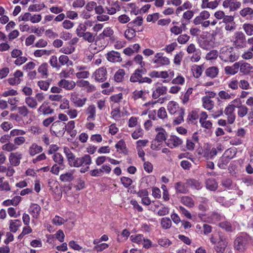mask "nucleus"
Returning <instances> with one entry per match:
<instances>
[{
    "instance_id": "a878e982",
    "label": "nucleus",
    "mask_w": 253,
    "mask_h": 253,
    "mask_svg": "<svg viewBox=\"0 0 253 253\" xmlns=\"http://www.w3.org/2000/svg\"><path fill=\"white\" fill-rule=\"evenodd\" d=\"M202 100L204 108L208 110H210L213 108L214 103L209 97L204 96Z\"/></svg>"
},
{
    "instance_id": "ea45409f",
    "label": "nucleus",
    "mask_w": 253,
    "mask_h": 253,
    "mask_svg": "<svg viewBox=\"0 0 253 253\" xmlns=\"http://www.w3.org/2000/svg\"><path fill=\"white\" fill-rule=\"evenodd\" d=\"M206 187L208 189L211 191H215L217 188L218 184L215 180L209 179L207 181Z\"/></svg>"
},
{
    "instance_id": "473e14b6",
    "label": "nucleus",
    "mask_w": 253,
    "mask_h": 253,
    "mask_svg": "<svg viewBox=\"0 0 253 253\" xmlns=\"http://www.w3.org/2000/svg\"><path fill=\"white\" fill-rule=\"evenodd\" d=\"M48 64L46 63H43L40 66L38 71L42 75V78H46L48 76L47 70Z\"/></svg>"
},
{
    "instance_id": "f8f14e48",
    "label": "nucleus",
    "mask_w": 253,
    "mask_h": 253,
    "mask_svg": "<svg viewBox=\"0 0 253 253\" xmlns=\"http://www.w3.org/2000/svg\"><path fill=\"white\" fill-rule=\"evenodd\" d=\"M106 57L109 62L113 63L120 62L122 60L120 53L114 50L108 52L106 54Z\"/></svg>"
},
{
    "instance_id": "f03ea898",
    "label": "nucleus",
    "mask_w": 253,
    "mask_h": 253,
    "mask_svg": "<svg viewBox=\"0 0 253 253\" xmlns=\"http://www.w3.org/2000/svg\"><path fill=\"white\" fill-rule=\"evenodd\" d=\"M210 240L212 244H216L214 249L216 252L223 253L225 252L228 241L223 233L219 232L216 234H212Z\"/></svg>"
},
{
    "instance_id": "13d9d810",
    "label": "nucleus",
    "mask_w": 253,
    "mask_h": 253,
    "mask_svg": "<svg viewBox=\"0 0 253 253\" xmlns=\"http://www.w3.org/2000/svg\"><path fill=\"white\" fill-rule=\"evenodd\" d=\"M113 31L110 28L108 27L104 29L103 32L99 35V37L102 38L104 37H109L113 34Z\"/></svg>"
},
{
    "instance_id": "4d7b16f0",
    "label": "nucleus",
    "mask_w": 253,
    "mask_h": 253,
    "mask_svg": "<svg viewBox=\"0 0 253 253\" xmlns=\"http://www.w3.org/2000/svg\"><path fill=\"white\" fill-rule=\"evenodd\" d=\"M45 5L42 4V5H40L38 4L30 5L28 8V10L31 12L33 11H39L42 10L43 7H44Z\"/></svg>"
},
{
    "instance_id": "aec40b11",
    "label": "nucleus",
    "mask_w": 253,
    "mask_h": 253,
    "mask_svg": "<svg viewBox=\"0 0 253 253\" xmlns=\"http://www.w3.org/2000/svg\"><path fill=\"white\" fill-rule=\"evenodd\" d=\"M167 92V87L165 86L161 85L158 86L153 91L152 94V97L154 99H157L161 95L166 94Z\"/></svg>"
},
{
    "instance_id": "603ef678",
    "label": "nucleus",
    "mask_w": 253,
    "mask_h": 253,
    "mask_svg": "<svg viewBox=\"0 0 253 253\" xmlns=\"http://www.w3.org/2000/svg\"><path fill=\"white\" fill-rule=\"evenodd\" d=\"M86 26L83 24H80L77 27L76 30V33L78 37L81 38V36L85 33L86 30Z\"/></svg>"
},
{
    "instance_id": "de8ad7c7",
    "label": "nucleus",
    "mask_w": 253,
    "mask_h": 253,
    "mask_svg": "<svg viewBox=\"0 0 253 253\" xmlns=\"http://www.w3.org/2000/svg\"><path fill=\"white\" fill-rule=\"evenodd\" d=\"M143 235L142 234H137L136 235H131L130 236V239L133 243L140 244L142 243L143 240H144Z\"/></svg>"
},
{
    "instance_id": "1a4fd4ad",
    "label": "nucleus",
    "mask_w": 253,
    "mask_h": 253,
    "mask_svg": "<svg viewBox=\"0 0 253 253\" xmlns=\"http://www.w3.org/2000/svg\"><path fill=\"white\" fill-rule=\"evenodd\" d=\"M130 81L132 83L138 82L139 84L146 83L151 84L152 82L151 79L148 77H143L141 74L138 72L136 70L134 71L133 73L131 75L130 78Z\"/></svg>"
},
{
    "instance_id": "cd10ccee",
    "label": "nucleus",
    "mask_w": 253,
    "mask_h": 253,
    "mask_svg": "<svg viewBox=\"0 0 253 253\" xmlns=\"http://www.w3.org/2000/svg\"><path fill=\"white\" fill-rule=\"evenodd\" d=\"M21 221L19 219L10 220L9 230L11 232H16L18 228L21 225Z\"/></svg>"
},
{
    "instance_id": "e433bc0d",
    "label": "nucleus",
    "mask_w": 253,
    "mask_h": 253,
    "mask_svg": "<svg viewBox=\"0 0 253 253\" xmlns=\"http://www.w3.org/2000/svg\"><path fill=\"white\" fill-rule=\"evenodd\" d=\"M153 62L157 64L159 66L168 65L170 63L169 59L165 56L161 57L160 59L156 60H153Z\"/></svg>"
},
{
    "instance_id": "c85d7f7f",
    "label": "nucleus",
    "mask_w": 253,
    "mask_h": 253,
    "mask_svg": "<svg viewBox=\"0 0 253 253\" xmlns=\"http://www.w3.org/2000/svg\"><path fill=\"white\" fill-rule=\"evenodd\" d=\"M209 200L205 197H201L200 202V204L199 205L198 208L199 210L202 211H207L209 207L208 205Z\"/></svg>"
},
{
    "instance_id": "2eb2a0df",
    "label": "nucleus",
    "mask_w": 253,
    "mask_h": 253,
    "mask_svg": "<svg viewBox=\"0 0 253 253\" xmlns=\"http://www.w3.org/2000/svg\"><path fill=\"white\" fill-rule=\"evenodd\" d=\"M76 83L73 81L62 79L58 83V85L67 90L73 89L76 86Z\"/></svg>"
},
{
    "instance_id": "09e8293b",
    "label": "nucleus",
    "mask_w": 253,
    "mask_h": 253,
    "mask_svg": "<svg viewBox=\"0 0 253 253\" xmlns=\"http://www.w3.org/2000/svg\"><path fill=\"white\" fill-rule=\"evenodd\" d=\"M236 154V151L234 149L230 148L225 151L224 156L231 160L234 158Z\"/></svg>"
},
{
    "instance_id": "b1692460",
    "label": "nucleus",
    "mask_w": 253,
    "mask_h": 253,
    "mask_svg": "<svg viewBox=\"0 0 253 253\" xmlns=\"http://www.w3.org/2000/svg\"><path fill=\"white\" fill-rule=\"evenodd\" d=\"M42 150L43 149L42 146L37 145L36 143H33L29 147V153L30 156H34L42 152Z\"/></svg>"
},
{
    "instance_id": "338daca9",
    "label": "nucleus",
    "mask_w": 253,
    "mask_h": 253,
    "mask_svg": "<svg viewBox=\"0 0 253 253\" xmlns=\"http://www.w3.org/2000/svg\"><path fill=\"white\" fill-rule=\"evenodd\" d=\"M115 147L118 150H120L121 152H124L126 148V145L123 140H120L116 144Z\"/></svg>"
},
{
    "instance_id": "c756f323",
    "label": "nucleus",
    "mask_w": 253,
    "mask_h": 253,
    "mask_svg": "<svg viewBox=\"0 0 253 253\" xmlns=\"http://www.w3.org/2000/svg\"><path fill=\"white\" fill-rule=\"evenodd\" d=\"M86 114L88 115L87 118V121L94 120L96 114V109L94 105H90L86 110Z\"/></svg>"
},
{
    "instance_id": "c9c22d12",
    "label": "nucleus",
    "mask_w": 253,
    "mask_h": 253,
    "mask_svg": "<svg viewBox=\"0 0 253 253\" xmlns=\"http://www.w3.org/2000/svg\"><path fill=\"white\" fill-rule=\"evenodd\" d=\"M125 74V71L124 69H120L118 70L114 75V80L118 83L122 82Z\"/></svg>"
},
{
    "instance_id": "58836bf2",
    "label": "nucleus",
    "mask_w": 253,
    "mask_h": 253,
    "mask_svg": "<svg viewBox=\"0 0 253 253\" xmlns=\"http://www.w3.org/2000/svg\"><path fill=\"white\" fill-rule=\"evenodd\" d=\"M143 18L141 16L137 17L134 20L132 21L129 22L127 24L128 28L133 27L135 26H141L143 23Z\"/></svg>"
},
{
    "instance_id": "72a5a7b5",
    "label": "nucleus",
    "mask_w": 253,
    "mask_h": 253,
    "mask_svg": "<svg viewBox=\"0 0 253 253\" xmlns=\"http://www.w3.org/2000/svg\"><path fill=\"white\" fill-rule=\"evenodd\" d=\"M230 160L223 155L219 158L218 161L217 166L220 169H226Z\"/></svg>"
},
{
    "instance_id": "412c9836",
    "label": "nucleus",
    "mask_w": 253,
    "mask_h": 253,
    "mask_svg": "<svg viewBox=\"0 0 253 253\" xmlns=\"http://www.w3.org/2000/svg\"><path fill=\"white\" fill-rule=\"evenodd\" d=\"M239 66V62L235 63L231 66H226L224 68L225 73L226 75H234L238 72Z\"/></svg>"
},
{
    "instance_id": "79ce46f5",
    "label": "nucleus",
    "mask_w": 253,
    "mask_h": 253,
    "mask_svg": "<svg viewBox=\"0 0 253 253\" xmlns=\"http://www.w3.org/2000/svg\"><path fill=\"white\" fill-rule=\"evenodd\" d=\"M81 37H82L84 41H87L89 43H92L95 40V36H94L92 33L89 32H86L84 33L81 36Z\"/></svg>"
},
{
    "instance_id": "e2e57ef3",
    "label": "nucleus",
    "mask_w": 253,
    "mask_h": 253,
    "mask_svg": "<svg viewBox=\"0 0 253 253\" xmlns=\"http://www.w3.org/2000/svg\"><path fill=\"white\" fill-rule=\"evenodd\" d=\"M143 129L141 128H137L131 134L132 137L134 139H137L139 137H142L143 135Z\"/></svg>"
},
{
    "instance_id": "4468645a",
    "label": "nucleus",
    "mask_w": 253,
    "mask_h": 253,
    "mask_svg": "<svg viewBox=\"0 0 253 253\" xmlns=\"http://www.w3.org/2000/svg\"><path fill=\"white\" fill-rule=\"evenodd\" d=\"M166 143L169 148H174L180 145L182 143V140L175 135H171Z\"/></svg>"
},
{
    "instance_id": "f3484780",
    "label": "nucleus",
    "mask_w": 253,
    "mask_h": 253,
    "mask_svg": "<svg viewBox=\"0 0 253 253\" xmlns=\"http://www.w3.org/2000/svg\"><path fill=\"white\" fill-rule=\"evenodd\" d=\"M174 188L176 193L186 194L189 191L188 186L181 181L176 182L174 184Z\"/></svg>"
},
{
    "instance_id": "c03bdc74",
    "label": "nucleus",
    "mask_w": 253,
    "mask_h": 253,
    "mask_svg": "<svg viewBox=\"0 0 253 253\" xmlns=\"http://www.w3.org/2000/svg\"><path fill=\"white\" fill-rule=\"evenodd\" d=\"M243 28L247 35L252 36L253 35V24L245 23L243 25Z\"/></svg>"
},
{
    "instance_id": "6e6d98bb",
    "label": "nucleus",
    "mask_w": 253,
    "mask_h": 253,
    "mask_svg": "<svg viewBox=\"0 0 253 253\" xmlns=\"http://www.w3.org/2000/svg\"><path fill=\"white\" fill-rule=\"evenodd\" d=\"M240 14L243 17L247 15H252L253 14V9L251 7H246L240 10Z\"/></svg>"
},
{
    "instance_id": "bb28decb",
    "label": "nucleus",
    "mask_w": 253,
    "mask_h": 253,
    "mask_svg": "<svg viewBox=\"0 0 253 253\" xmlns=\"http://www.w3.org/2000/svg\"><path fill=\"white\" fill-rule=\"evenodd\" d=\"M21 199L20 196H15L11 200H6L3 202L2 205L4 206H8L10 205H13L16 206L20 203Z\"/></svg>"
},
{
    "instance_id": "f704fd0d",
    "label": "nucleus",
    "mask_w": 253,
    "mask_h": 253,
    "mask_svg": "<svg viewBox=\"0 0 253 253\" xmlns=\"http://www.w3.org/2000/svg\"><path fill=\"white\" fill-rule=\"evenodd\" d=\"M235 107L238 108L237 114L239 117L243 118L248 112V108L244 105L241 104L240 106H236Z\"/></svg>"
},
{
    "instance_id": "4c0bfd02",
    "label": "nucleus",
    "mask_w": 253,
    "mask_h": 253,
    "mask_svg": "<svg viewBox=\"0 0 253 253\" xmlns=\"http://www.w3.org/2000/svg\"><path fill=\"white\" fill-rule=\"evenodd\" d=\"M131 28H128V29L126 30L125 32V36L127 40H131L133 39L136 36V32L137 31L136 29Z\"/></svg>"
},
{
    "instance_id": "0e129e2a",
    "label": "nucleus",
    "mask_w": 253,
    "mask_h": 253,
    "mask_svg": "<svg viewBox=\"0 0 253 253\" xmlns=\"http://www.w3.org/2000/svg\"><path fill=\"white\" fill-rule=\"evenodd\" d=\"M193 88H189L182 97V102L183 104L187 103L189 100V96L192 93Z\"/></svg>"
},
{
    "instance_id": "8fccbe9b",
    "label": "nucleus",
    "mask_w": 253,
    "mask_h": 253,
    "mask_svg": "<svg viewBox=\"0 0 253 253\" xmlns=\"http://www.w3.org/2000/svg\"><path fill=\"white\" fill-rule=\"evenodd\" d=\"M17 109L18 113L23 117H27L30 113L29 110L26 106L24 105L18 107Z\"/></svg>"
},
{
    "instance_id": "0eeeda50",
    "label": "nucleus",
    "mask_w": 253,
    "mask_h": 253,
    "mask_svg": "<svg viewBox=\"0 0 253 253\" xmlns=\"http://www.w3.org/2000/svg\"><path fill=\"white\" fill-rule=\"evenodd\" d=\"M66 127V124L65 123L56 121L52 123L50 130L56 136L63 135Z\"/></svg>"
},
{
    "instance_id": "ddd939ff",
    "label": "nucleus",
    "mask_w": 253,
    "mask_h": 253,
    "mask_svg": "<svg viewBox=\"0 0 253 253\" xmlns=\"http://www.w3.org/2000/svg\"><path fill=\"white\" fill-rule=\"evenodd\" d=\"M54 112V109L48 105V102L44 101L40 106L38 109V112L40 114H42L44 116L52 114Z\"/></svg>"
},
{
    "instance_id": "3c124183",
    "label": "nucleus",
    "mask_w": 253,
    "mask_h": 253,
    "mask_svg": "<svg viewBox=\"0 0 253 253\" xmlns=\"http://www.w3.org/2000/svg\"><path fill=\"white\" fill-rule=\"evenodd\" d=\"M218 56V52L216 50H211L208 52L206 56V59L208 60L215 59Z\"/></svg>"
},
{
    "instance_id": "bf43d9fd",
    "label": "nucleus",
    "mask_w": 253,
    "mask_h": 253,
    "mask_svg": "<svg viewBox=\"0 0 253 253\" xmlns=\"http://www.w3.org/2000/svg\"><path fill=\"white\" fill-rule=\"evenodd\" d=\"M121 181L123 186L126 188L128 187L132 183V180L130 178L125 176H123L121 178Z\"/></svg>"
},
{
    "instance_id": "a18cd8bd",
    "label": "nucleus",
    "mask_w": 253,
    "mask_h": 253,
    "mask_svg": "<svg viewBox=\"0 0 253 253\" xmlns=\"http://www.w3.org/2000/svg\"><path fill=\"white\" fill-rule=\"evenodd\" d=\"M52 159L55 163L58 164L59 165H63L64 162V158L60 153H55L52 156Z\"/></svg>"
},
{
    "instance_id": "2f4dec72",
    "label": "nucleus",
    "mask_w": 253,
    "mask_h": 253,
    "mask_svg": "<svg viewBox=\"0 0 253 253\" xmlns=\"http://www.w3.org/2000/svg\"><path fill=\"white\" fill-rule=\"evenodd\" d=\"M180 202L183 205L189 208H192L194 206V202L192 198L189 196H183L181 198Z\"/></svg>"
},
{
    "instance_id": "39448f33",
    "label": "nucleus",
    "mask_w": 253,
    "mask_h": 253,
    "mask_svg": "<svg viewBox=\"0 0 253 253\" xmlns=\"http://www.w3.org/2000/svg\"><path fill=\"white\" fill-rule=\"evenodd\" d=\"M219 57L225 62H233L238 59V56L235 52L234 48L229 46H224L220 49Z\"/></svg>"
},
{
    "instance_id": "f257e3e1",
    "label": "nucleus",
    "mask_w": 253,
    "mask_h": 253,
    "mask_svg": "<svg viewBox=\"0 0 253 253\" xmlns=\"http://www.w3.org/2000/svg\"><path fill=\"white\" fill-rule=\"evenodd\" d=\"M64 153L67 159L68 164L71 167L78 168L84 165H89L91 163V158L89 155H84L82 157H76L70 149L67 147L64 148Z\"/></svg>"
},
{
    "instance_id": "864d4df0",
    "label": "nucleus",
    "mask_w": 253,
    "mask_h": 253,
    "mask_svg": "<svg viewBox=\"0 0 253 253\" xmlns=\"http://www.w3.org/2000/svg\"><path fill=\"white\" fill-rule=\"evenodd\" d=\"M193 55L191 57V60L194 62H198L201 59V51L200 49H197V50L192 53Z\"/></svg>"
},
{
    "instance_id": "4be33fe9",
    "label": "nucleus",
    "mask_w": 253,
    "mask_h": 253,
    "mask_svg": "<svg viewBox=\"0 0 253 253\" xmlns=\"http://www.w3.org/2000/svg\"><path fill=\"white\" fill-rule=\"evenodd\" d=\"M186 184L192 188L200 190L202 188L201 182L195 179H188L186 180Z\"/></svg>"
},
{
    "instance_id": "052dcab7",
    "label": "nucleus",
    "mask_w": 253,
    "mask_h": 253,
    "mask_svg": "<svg viewBox=\"0 0 253 253\" xmlns=\"http://www.w3.org/2000/svg\"><path fill=\"white\" fill-rule=\"evenodd\" d=\"M190 37L187 34L181 35L177 38V42L181 44L186 43L189 40Z\"/></svg>"
},
{
    "instance_id": "49530a36",
    "label": "nucleus",
    "mask_w": 253,
    "mask_h": 253,
    "mask_svg": "<svg viewBox=\"0 0 253 253\" xmlns=\"http://www.w3.org/2000/svg\"><path fill=\"white\" fill-rule=\"evenodd\" d=\"M18 148V147L16 146L14 144L8 142L2 146V149L3 150L7 151L8 152H11L12 151H14Z\"/></svg>"
},
{
    "instance_id": "20e7f679",
    "label": "nucleus",
    "mask_w": 253,
    "mask_h": 253,
    "mask_svg": "<svg viewBox=\"0 0 253 253\" xmlns=\"http://www.w3.org/2000/svg\"><path fill=\"white\" fill-rule=\"evenodd\" d=\"M251 241V237L246 233L238 234L234 241V249L239 252L245 251Z\"/></svg>"
},
{
    "instance_id": "dca6fc26",
    "label": "nucleus",
    "mask_w": 253,
    "mask_h": 253,
    "mask_svg": "<svg viewBox=\"0 0 253 253\" xmlns=\"http://www.w3.org/2000/svg\"><path fill=\"white\" fill-rule=\"evenodd\" d=\"M22 158V154L19 152L11 153L9 157V160L11 165L16 167L20 164Z\"/></svg>"
},
{
    "instance_id": "5701e85b",
    "label": "nucleus",
    "mask_w": 253,
    "mask_h": 253,
    "mask_svg": "<svg viewBox=\"0 0 253 253\" xmlns=\"http://www.w3.org/2000/svg\"><path fill=\"white\" fill-rule=\"evenodd\" d=\"M41 207L37 204H32L29 208V212L33 217L37 218L40 215Z\"/></svg>"
},
{
    "instance_id": "423d86ee",
    "label": "nucleus",
    "mask_w": 253,
    "mask_h": 253,
    "mask_svg": "<svg viewBox=\"0 0 253 253\" xmlns=\"http://www.w3.org/2000/svg\"><path fill=\"white\" fill-rule=\"evenodd\" d=\"M157 134L155 139L151 142V148L153 150L159 149L160 144L159 143L166 141L167 136V133L166 130L162 127H157L155 129Z\"/></svg>"
},
{
    "instance_id": "69168bd1",
    "label": "nucleus",
    "mask_w": 253,
    "mask_h": 253,
    "mask_svg": "<svg viewBox=\"0 0 253 253\" xmlns=\"http://www.w3.org/2000/svg\"><path fill=\"white\" fill-rule=\"evenodd\" d=\"M193 72L195 77L196 78H199L202 73V69L200 66H196L193 68Z\"/></svg>"
},
{
    "instance_id": "7c9ffc66",
    "label": "nucleus",
    "mask_w": 253,
    "mask_h": 253,
    "mask_svg": "<svg viewBox=\"0 0 253 253\" xmlns=\"http://www.w3.org/2000/svg\"><path fill=\"white\" fill-rule=\"evenodd\" d=\"M25 103L31 109H35L38 105L37 99L33 97L28 96L25 98Z\"/></svg>"
},
{
    "instance_id": "37998d69",
    "label": "nucleus",
    "mask_w": 253,
    "mask_h": 253,
    "mask_svg": "<svg viewBox=\"0 0 253 253\" xmlns=\"http://www.w3.org/2000/svg\"><path fill=\"white\" fill-rule=\"evenodd\" d=\"M60 179L63 182H70L74 179V176L72 173L66 172L60 176Z\"/></svg>"
},
{
    "instance_id": "6e6552de",
    "label": "nucleus",
    "mask_w": 253,
    "mask_h": 253,
    "mask_svg": "<svg viewBox=\"0 0 253 253\" xmlns=\"http://www.w3.org/2000/svg\"><path fill=\"white\" fill-rule=\"evenodd\" d=\"M233 43L238 48H244L246 47L247 41L245 34L242 32H237L233 37Z\"/></svg>"
},
{
    "instance_id": "5fc2aeb1",
    "label": "nucleus",
    "mask_w": 253,
    "mask_h": 253,
    "mask_svg": "<svg viewBox=\"0 0 253 253\" xmlns=\"http://www.w3.org/2000/svg\"><path fill=\"white\" fill-rule=\"evenodd\" d=\"M51 53V51L45 49H37L35 51L34 54L36 57H41L43 55H49Z\"/></svg>"
},
{
    "instance_id": "7ed1b4c3",
    "label": "nucleus",
    "mask_w": 253,
    "mask_h": 253,
    "mask_svg": "<svg viewBox=\"0 0 253 253\" xmlns=\"http://www.w3.org/2000/svg\"><path fill=\"white\" fill-rule=\"evenodd\" d=\"M167 108L170 114L177 115L173 120L174 125H179L184 121V109L180 108L177 103L172 101H169Z\"/></svg>"
},
{
    "instance_id": "680f3d73",
    "label": "nucleus",
    "mask_w": 253,
    "mask_h": 253,
    "mask_svg": "<svg viewBox=\"0 0 253 253\" xmlns=\"http://www.w3.org/2000/svg\"><path fill=\"white\" fill-rule=\"evenodd\" d=\"M49 63L50 65L53 68L59 69L61 67V65L58 64L57 58L55 55H53L50 57Z\"/></svg>"
},
{
    "instance_id": "9b49d317",
    "label": "nucleus",
    "mask_w": 253,
    "mask_h": 253,
    "mask_svg": "<svg viewBox=\"0 0 253 253\" xmlns=\"http://www.w3.org/2000/svg\"><path fill=\"white\" fill-rule=\"evenodd\" d=\"M70 99L74 105L78 107H83L87 100L86 98H80L79 94L75 92L71 93Z\"/></svg>"
},
{
    "instance_id": "a211bd4d",
    "label": "nucleus",
    "mask_w": 253,
    "mask_h": 253,
    "mask_svg": "<svg viewBox=\"0 0 253 253\" xmlns=\"http://www.w3.org/2000/svg\"><path fill=\"white\" fill-rule=\"evenodd\" d=\"M240 72L244 75H248L253 69V66L249 63L245 62H238Z\"/></svg>"
},
{
    "instance_id": "9d476101",
    "label": "nucleus",
    "mask_w": 253,
    "mask_h": 253,
    "mask_svg": "<svg viewBox=\"0 0 253 253\" xmlns=\"http://www.w3.org/2000/svg\"><path fill=\"white\" fill-rule=\"evenodd\" d=\"M95 80L99 83H103L107 78V72L106 68L104 67L99 68L93 74Z\"/></svg>"
},
{
    "instance_id": "393cba45",
    "label": "nucleus",
    "mask_w": 253,
    "mask_h": 253,
    "mask_svg": "<svg viewBox=\"0 0 253 253\" xmlns=\"http://www.w3.org/2000/svg\"><path fill=\"white\" fill-rule=\"evenodd\" d=\"M218 69L215 66L210 67L207 68L205 71V74L207 77L211 79L215 78L218 74Z\"/></svg>"
},
{
    "instance_id": "774afa93",
    "label": "nucleus",
    "mask_w": 253,
    "mask_h": 253,
    "mask_svg": "<svg viewBox=\"0 0 253 253\" xmlns=\"http://www.w3.org/2000/svg\"><path fill=\"white\" fill-rule=\"evenodd\" d=\"M38 85L40 89L46 91L49 88V84L44 81H40L38 82Z\"/></svg>"
},
{
    "instance_id": "6ab92c4d",
    "label": "nucleus",
    "mask_w": 253,
    "mask_h": 253,
    "mask_svg": "<svg viewBox=\"0 0 253 253\" xmlns=\"http://www.w3.org/2000/svg\"><path fill=\"white\" fill-rule=\"evenodd\" d=\"M219 226L227 232H232L235 229V226L229 221H223L219 223Z\"/></svg>"
},
{
    "instance_id": "a19ab883",
    "label": "nucleus",
    "mask_w": 253,
    "mask_h": 253,
    "mask_svg": "<svg viewBox=\"0 0 253 253\" xmlns=\"http://www.w3.org/2000/svg\"><path fill=\"white\" fill-rule=\"evenodd\" d=\"M161 224L163 228L168 229L171 226V221L169 217H163L161 219Z\"/></svg>"
}]
</instances>
